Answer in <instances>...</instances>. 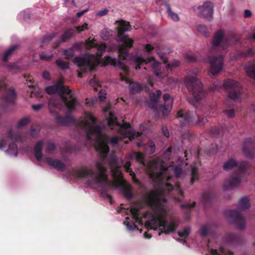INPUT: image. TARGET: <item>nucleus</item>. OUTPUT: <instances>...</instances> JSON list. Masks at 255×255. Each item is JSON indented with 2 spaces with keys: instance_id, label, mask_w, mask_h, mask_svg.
Here are the masks:
<instances>
[{
  "instance_id": "obj_25",
  "label": "nucleus",
  "mask_w": 255,
  "mask_h": 255,
  "mask_svg": "<svg viewBox=\"0 0 255 255\" xmlns=\"http://www.w3.org/2000/svg\"><path fill=\"white\" fill-rule=\"evenodd\" d=\"M131 162L129 161H128L126 162L124 165V167L125 168L126 171L129 173V175L132 178V181L136 184L137 185L141 186L142 185L141 182L139 180L136 178L135 174L132 171L130 168Z\"/></svg>"
},
{
  "instance_id": "obj_42",
  "label": "nucleus",
  "mask_w": 255,
  "mask_h": 255,
  "mask_svg": "<svg viewBox=\"0 0 255 255\" xmlns=\"http://www.w3.org/2000/svg\"><path fill=\"white\" fill-rule=\"evenodd\" d=\"M198 178V169L196 167H193L191 169V183L193 184Z\"/></svg>"
},
{
  "instance_id": "obj_22",
  "label": "nucleus",
  "mask_w": 255,
  "mask_h": 255,
  "mask_svg": "<svg viewBox=\"0 0 255 255\" xmlns=\"http://www.w3.org/2000/svg\"><path fill=\"white\" fill-rule=\"evenodd\" d=\"M16 94L12 88H9L6 94L3 97V101L8 105L14 104Z\"/></svg>"
},
{
  "instance_id": "obj_63",
  "label": "nucleus",
  "mask_w": 255,
  "mask_h": 255,
  "mask_svg": "<svg viewBox=\"0 0 255 255\" xmlns=\"http://www.w3.org/2000/svg\"><path fill=\"white\" fill-rule=\"evenodd\" d=\"M109 10L107 8H105L102 10H99L96 13V15L103 16L108 14Z\"/></svg>"
},
{
  "instance_id": "obj_23",
  "label": "nucleus",
  "mask_w": 255,
  "mask_h": 255,
  "mask_svg": "<svg viewBox=\"0 0 255 255\" xmlns=\"http://www.w3.org/2000/svg\"><path fill=\"white\" fill-rule=\"evenodd\" d=\"M194 116L195 114L193 113L185 112L183 110H179L177 114V118L182 119L186 122H192Z\"/></svg>"
},
{
  "instance_id": "obj_54",
  "label": "nucleus",
  "mask_w": 255,
  "mask_h": 255,
  "mask_svg": "<svg viewBox=\"0 0 255 255\" xmlns=\"http://www.w3.org/2000/svg\"><path fill=\"white\" fill-rule=\"evenodd\" d=\"M180 64V61L177 60H174L173 61L167 65V68L170 69L178 67Z\"/></svg>"
},
{
  "instance_id": "obj_44",
  "label": "nucleus",
  "mask_w": 255,
  "mask_h": 255,
  "mask_svg": "<svg viewBox=\"0 0 255 255\" xmlns=\"http://www.w3.org/2000/svg\"><path fill=\"white\" fill-rule=\"evenodd\" d=\"M112 36V31L108 28L104 29L101 32V36L105 40H108Z\"/></svg>"
},
{
  "instance_id": "obj_15",
  "label": "nucleus",
  "mask_w": 255,
  "mask_h": 255,
  "mask_svg": "<svg viewBox=\"0 0 255 255\" xmlns=\"http://www.w3.org/2000/svg\"><path fill=\"white\" fill-rule=\"evenodd\" d=\"M81 123L85 128H101L100 126L97 125V119L91 113H86Z\"/></svg>"
},
{
  "instance_id": "obj_51",
  "label": "nucleus",
  "mask_w": 255,
  "mask_h": 255,
  "mask_svg": "<svg viewBox=\"0 0 255 255\" xmlns=\"http://www.w3.org/2000/svg\"><path fill=\"white\" fill-rule=\"evenodd\" d=\"M155 149L154 143L152 141H150L148 143V146L146 149V153L148 154H152L154 153Z\"/></svg>"
},
{
  "instance_id": "obj_52",
  "label": "nucleus",
  "mask_w": 255,
  "mask_h": 255,
  "mask_svg": "<svg viewBox=\"0 0 255 255\" xmlns=\"http://www.w3.org/2000/svg\"><path fill=\"white\" fill-rule=\"evenodd\" d=\"M197 30L199 32L203 34L205 37H207L208 36L207 28V27L205 25L200 24V25L197 26Z\"/></svg>"
},
{
  "instance_id": "obj_38",
  "label": "nucleus",
  "mask_w": 255,
  "mask_h": 255,
  "mask_svg": "<svg viewBox=\"0 0 255 255\" xmlns=\"http://www.w3.org/2000/svg\"><path fill=\"white\" fill-rule=\"evenodd\" d=\"M158 220L155 218H153L150 220H148L145 222V226L150 228L154 230H157L158 227Z\"/></svg>"
},
{
  "instance_id": "obj_36",
  "label": "nucleus",
  "mask_w": 255,
  "mask_h": 255,
  "mask_svg": "<svg viewBox=\"0 0 255 255\" xmlns=\"http://www.w3.org/2000/svg\"><path fill=\"white\" fill-rule=\"evenodd\" d=\"M176 224L173 221H172L169 224H167L166 229H165L164 230H162L161 232H160L159 235H160L161 233L168 234L170 232H174L176 230Z\"/></svg>"
},
{
  "instance_id": "obj_13",
  "label": "nucleus",
  "mask_w": 255,
  "mask_h": 255,
  "mask_svg": "<svg viewBox=\"0 0 255 255\" xmlns=\"http://www.w3.org/2000/svg\"><path fill=\"white\" fill-rule=\"evenodd\" d=\"M208 62L210 65V73L211 74L214 75L221 72L223 65V57L222 56L209 57Z\"/></svg>"
},
{
  "instance_id": "obj_10",
  "label": "nucleus",
  "mask_w": 255,
  "mask_h": 255,
  "mask_svg": "<svg viewBox=\"0 0 255 255\" xmlns=\"http://www.w3.org/2000/svg\"><path fill=\"white\" fill-rule=\"evenodd\" d=\"M224 87L228 93L229 98L236 100L239 99L241 94V86L239 83L232 79L225 81Z\"/></svg>"
},
{
  "instance_id": "obj_3",
  "label": "nucleus",
  "mask_w": 255,
  "mask_h": 255,
  "mask_svg": "<svg viewBox=\"0 0 255 255\" xmlns=\"http://www.w3.org/2000/svg\"><path fill=\"white\" fill-rule=\"evenodd\" d=\"M96 167L100 174L96 175L92 168L87 166H82L79 169L73 171L72 175L78 179L86 178L88 177L93 178L97 183H102L108 180L106 174L107 168L104 166L103 162L98 161L96 163Z\"/></svg>"
},
{
  "instance_id": "obj_30",
  "label": "nucleus",
  "mask_w": 255,
  "mask_h": 255,
  "mask_svg": "<svg viewBox=\"0 0 255 255\" xmlns=\"http://www.w3.org/2000/svg\"><path fill=\"white\" fill-rule=\"evenodd\" d=\"M245 70L249 77L255 79V61L248 62L246 65Z\"/></svg>"
},
{
  "instance_id": "obj_21",
  "label": "nucleus",
  "mask_w": 255,
  "mask_h": 255,
  "mask_svg": "<svg viewBox=\"0 0 255 255\" xmlns=\"http://www.w3.org/2000/svg\"><path fill=\"white\" fill-rule=\"evenodd\" d=\"M47 162L58 170L63 171L66 169V165L62 161L51 158L47 159Z\"/></svg>"
},
{
  "instance_id": "obj_34",
  "label": "nucleus",
  "mask_w": 255,
  "mask_h": 255,
  "mask_svg": "<svg viewBox=\"0 0 255 255\" xmlns=\"http://www.w3.org/2000/svg\"><path fill=\"white\" fill-rule=\"evenodd\" d=\"M224 33L223 31L220 30L215 33L213 38V45L214 47L218 46L223 41Z\"/></svg>"
},
{
  "instance_id": "obj_64",
  "label": "nucleus",
  "mask_w": 255,
  "mask_h": 255,
  "mask_svg": "<svg viewBox=\"0 0 255 255\" xmlns=\"http://www.w3.org/2000/svg\"><path fill=\"white\" fill-rule=\"evenodd\" d=\"M174 172L175 176L176 177H179L182 173V169L178 166H176L174 168Z\"/></svg>"
},
{
  "instance_id": "obj_41",
  "label": "nucleus",
  "mask_w": 255,
  "mask_h": 255,
  "mask_svg": "<svg viewBox=\"0 0 255 255\" xmlns=\"http://www.w3.org/2000/svg\"><path fill=\"white\" fill-rule=\"evenodd\" d=\"M124 224L129 231H133L134 229H136L137 230H139L140 233H141L142 231V229H138V227L133 222H128V221H124Z\"/></svg>"
},
{
  "instance_id": "obj_2",
  "label": "nucleus",
  "mask_w": 255,
  "mask_h": 255,
  "mask_svg": "<svg viewBox=\"0 0 255 255\" xmlns=\"http://www.w3.org/2000/svg\"><path fill=\"white\" fill-rule=\"evenodd\" d=\"M45 90L49 95H59L69 111H74L80 105L77 99L72 93L71 90L61 84L47 87Z\"/></svg>"
},
{
  "instance_id": "obj_50",
  "label": "nucleus",
  "mask_w": 255,
  "mask_h": 255,
  "mask_svg": "<svg viewBox=\"0 0 255 255\" xmlns=\"http://www.w3.org/2000/svg\"><path fill=\"white\" fill-rule=\"evenodd\" d=\"M40 58L45 61H50L53 57V54L50 52L49 54H47L45 52H42L40 54Z\"/></svg>"
},
{
  "instance_id": "obj_59",
  "label": "nucleus",
  "mask_w": 255,
  "mask_h": 255,
  "mask_svg": "<svg viewBox=\"0 0 255 255\" xmlns=\"http://www.w3.org/2000/svg\"><path fill=\"white\" fill-rule=\"evenodd\" d=\"M40 132L39 128H30V134L32 137H36Z\"/></svg>"
},
{
  "instance_id": "obj_60",
  "label": "nucleus",
  "mask_w": 255,
  "mask_h": 255,
  "mask_svg": "<svg viewBox=\"0 0 255 255\" xmlns=\"http://www.w3.org/2000/svg\"><path fill=\"white\" fill-rule=\"evenodd\" d=\"M55 34H52L50 35L46 36L44 37H43L42 42L44 43H49L50 41H51V40L55 37Z\"/></svg>"
},
{
  "instance_id": "obj_55",
  "label": "nucleus",
  "mask_w": 255,
  "mask_h": 255,
  "mask_svg": "<svg viewBox=\"0 0 255 255\" xmlns=\"http://www.w3.org/2000/svg\"><path fill=\"white\" fill-rule=\"evenodd\" d=\"M64 54L66 56L67 58H69L74 56L75 53L73 48H70L64 50Z\"/></svg>"
},
{
  "instance_id": "obj_62",
  "label": "nucleus",
  "mask_w": 255,
  "mask_h": 255,
  "mask_svg": "<svg viewBox=\"0 0 255 255\" xmlns=\"http://www.w3.org/2000/svg\"><path fill=\"white\" fill-rule=\"evenodd\" d=\"M224 113L229 118H232L235 116V112L233 110L224 111Z\"/></svg>"
},
{
  "instance_id": "obj_18",
  "label": "nucleus",
  "mask_w": 255,
  "mask_h": 255,
  "mask_svg": "<svg viewBox=\"0 0 255 255\" xmlns=\"http://www.w3.org/2000/svg\"><path fill=\"white\" fill-rule=\"evenodd\" d=\"M161 95V92L158 90L156 91V94L154 93L149 94V101L148 106L154 112H156L157 110V103L159 98Z\"/></svg>"
},
{
  "instance_id": "obj_43",
  "label": "nucleus",
  "mask_w": 255,
  "mask_h": 255,
  "mask_svg": "<svg viewBox=\"0 0 255 255\" xmlns=\"http://www.w3.org/2000/svg\"><path fill=\"white\" fill-rule=\"evenodd\" d=\"M165 5L166 6L167 9V12L168 16L173 20H179V16L176 14L174 13L171 10V8L170 7V5L169 4L166 3L165 4Z\"/></svg>"
},
{
  "instance_id": "obj_4",
  "label": "nucleus",
  "mask_w": 255,
  "mask_h": 255,
  "mask_svg": "<svg viewBox=\"0 0 255 255\" xmlns=\"http://www.w3.org/2000/svg\"><path fill=\"white\" fill-rule=\"evenodd\" d=\"M115 24L117 25L118 37L125 40L119 48V57L120 60H125L128 56V51L126 48H131L133 40L129 38L128 35H124V32L129 30L130 26L128 22L123 20L117 21Z\"/></svg>"
},
{
  "instance_id": "obj_7",
  "label": "nucleus",
  "mask_w": 255,
  "mask_h": 255,
  "mask_svg": "<svg viewBox=\"0 0 255 255\" xmlns=\"http://www.w3.org/2000/svg\"><path fill=\"white\" fill-rule=\"evenodd\" d=\"M186 85L194 98L198 101L205 97V93L203 89V85L200 80L196 77L189 76L185 80Z\"/></svg>"
},
{
  "instance_id": "obj_8",
  "label": "nucleus",
  "mask_w": 255,
  "mask_h": 255,
  "mask_svg": "<svg viewBox=\"0 0 255 255\" xmlns=\"http://www.w3.org/2000/svg\"><path fill=\"white\" fill-rule=\"evenodd\" d=\"M163 191L160 189L151 190L144 195L146 204L151 208L158 207L161 202L166 203L167 199L162 196Z\"/></svg>"
},
{
  "instance_id": "obj_33",
  "label": "nucleus",
  "mask_w": 255,
  "mask_h": 255,
  "mask_svg": "<svg viewBox=\"0 0 255 255\" xmlns=\"http://www.w3.org/2000/svg\"><path fill=\"white\" fill-rule=\"evenodd\" d=\"M132 187L129 185L124 184L123 187V191L125 197L128 200L133 197Z\"/></svg>"
},
{
  "instance_id": "obj_28",
  "label": "nucleus",
  "mask_w": 255,
  "mask_h": 255,
  "mask_svg": "<svg viewBox=\"0 0 255 255\" xmlns=\"http://www.w3.org/2000/svg\"><path fill=\"white\" fill-rule=\"evenodd\" d=\"M213 195L210 192H205L202 195L201 201L205 208L210 206L212 202Z\"/></svg>"
},
{
  "instance_id": "obj_32",
  "label": "nucleus",
  "mask_w": 255,
  "mask_h": 255,
  "mask_svg": "<svg viewBox=\"0 0 255 255\" xmlns=\"http://www.w3.org/2000/svg\"><path fill=\"white\" fill-rule=\"evenodd\" d=\"M19 48L18 44H15L10 47L3 54L2 57V60L4 62H6L8 57L11 56L15 51H16Z\"/></svg>"
},
{
  "instance_id": "obj_53",
  "label": "nucleus",
  "mask_w": 255,
  "mask_h": 255,
  "mask_svg": "<svg viewBox=\"0 0 255 255\" xmlns=\"http://www.w3.org/2000/svg\"><path fill=\"white\" fill-rule=\"evenodd\" d=\"M57 148L56 144L53 142H50L48 144L46 149V151L47 153H51L55 151Z\"/></svg>"
},
{
  "instance_id": "obj_11",
  "label": "nucleus",
  "mask_w": 255,
  "mask_h": 255,
  "mask_svg": "<svg viewBox=\"0 0 255 255\" xmlns=\"http://www.w3.org/2000/svg\"><path fill=\"white\" fill-rule=\"evenodd\" d=\"M6 137L12 141L9 144L7 151H11L12 154L15 156H16L17 155V146L15 142H22L24 140L23 136L19 132L12 131L11 128H10L6 132Z\"/></svg>"
},
{
  "instance_id": "obj_26",
  "label": "nucleus",
  "mask_w": 255,
  "mask_h": 255,
  "mask_svg": "<svg viewBox=\"0 0 255 255\" xmlns=\"http://www.w3.org/2000/svg\"><path fill=\"white\" fill-rule=\"evenodd\" d=\"M55 119L58 123L62 125L74 122V118L72 116L62 117L57 113L55 114Z\"/></svg>"
},
{
  "instance_id": "obj_46",
  "label": "nucleus",
  "mask_w": 255,
  "mask_h": 255,
  "mask_svg": "<svg viewBox=\"0 0 255 255\" xmlns=\"http://www.w3.org/2000/svg\"><path fill=\"white\" fill-rule=\"evenodd\" d=\"M56 65L62 69H69V63L59 59L56 61Z\"/></svg>"
},
{
  "instance_id": "obj_17",
  "label": "nucleus",
  "mask_w": 255,
  "mask_h": 255,
  "mask_svg": "<svg viewBox=\"0 0 255 255\" xmlns=\"http://www.w3.org/2000/svg\"><path fill=\"white\" fill-rule=\"evenodd\" d=\"M164 162L161 160L160 161V167L161 171L157 172H151L149 176V178L152 179L154 181L158 182L163 180L164 179V177L163 175L164 171H165L167 170L168 168L163 165Z\"/></svg>"
},
{
  "instance_id": "obj_12",
  "label": "nucleus",
  "mask_w": 255,
  "mask_h": 255,
  "mask_svg": "<svg viewBox=\"0 0 255 255\" xmlns=\"http://www.w3.org/2000/svg\"><path fill=\"white\" fill-rule=\"evenodd\" d=\"M198 16L209 21L212 20L213 17L214 6L212 2L205 1L203 5L197 8Z\"/></svg>"
},
{
  "instance_id": "obj_61",
  "label": "nucleus",
  "mask_w": 255,
  "mask_h": 255,
  "mask_svg": "<svg viewBox=\"0 0 255 255\" xmlns=\"http://www.w3.org/2000/svg\"><path fill=\"white\" fill-rule=\"evenodd\" d=\"M208 229L206 226H203L201 228L200 231V235L202 237H206L208 234Z\"/></svg>"
},
{
  "instance_id": "obj_45",
  "label": "nucleus",
  "mask_w": 255,
  "mask_h": 255,
  "mask_svg": "<svg viewBox=\"0 0 255 255\" xmlns=\"http://www.w3.org/2000/svg\"><path fill=\"white\" fill-rule=\"evenodd\" d=\"M30 119L28 117H25L20 119L17 124V128H23L27 126L30 123Z\"/></svg>"
},
{
  "instance_id": "obj_20",
  "label": "nucleus",
  "mask_w": 255,
  "mask_h": 255,
  "mask_svg": "<svg viewBox=\"0 0 255 255\" xmlns=\"http://www.w3.org/2000/svg\"><path fill=\"white\" fill-rule=\"evenodd\" d=\"M121 80L122 81H125L127 84H129V90L130 92L133 94L140 92L141 90V85L137 82H131L130 80L127 77L124 76L121 74Z\"/></svg>"
},
{
  "instance_id": "obj_24",
  "label": "nucleus",
  "mask_w": 255,
  "mask_h": 255,
  "mask_svg": "<svg viewBox=\"0 0 255 255\" xmlns=\"http://www.w3.org/2000/svg\"><path fill=\"white\" fill-rule=\"evenodd\" d=\"M43 146V141L42 140L37 141L34 146V156L38 161L41 160L43 156L42 152Z\"/></svg>"
},
{
  "instance_id": "obj_14",
  "label": "nucleus",
  "mask_w": 255,
  "mask_h": 255,
  "mask_svg": "<svg viewBox=\"0 0 255 255\" xmlns=\"http://www.w3.org/2000/svg\"><path fill=\"white\" fill-rule=\"evenodd\" d=\"M243 152L246 156L252 158L255 156V138H246L243 145Z\"/></svg>"
},
{
  "instance_id": "obj_49",
  "label": "nucleus",
  "mask_w": 255,
  "mask_h": 255,
  "mask_svg": "<svg viewBox=\"0 0 255 255\" xmlns=\"http://www.w3.org/2000/svg\"><path fill=\"white\" fill-rule=\"evenodd\" d=\"M196 205V202H193L192 204H182L181 206V207L182 209H187L186 214L188 215L190 213V211L191 209L194 208Z\"/></svg>"
},
{
  "instance_id": "obj_5",
  "label": "nucleus",
  "mask_w": 255,
  "mask_h": 255,
  "mask_svg": "<svg viewBox=\"0 0 255 255\" xmlns=\"http://www.w3.org/2000/svg\"><path fill=\"white\" fill-rule=\"evenodd\" d=\"M239 208L225 211L224 215L230 218L239 230L244 229L246 226L245 218L242 216L241 211L248 209L250 207L249 199L247 197L242 198L239 201Z\"/></svg>"
},
{
  "instance_id": "obj_29",
  "label": "nucleus",
  "mask_w": 255,
  "mask_h": 255,
  "mask_svg": "<svg viewBox=\"0 0 255 255\" xmlns=\"http://www.w3.org/2000/svg\"><path fill=\"white\" fill-rule=\"evenodd\" d=\"M164 190H167L168 191H171L174 190L182 198L184 197V193L181 190L180 186L179 183H176L175 186L174 187L172 184L167 183L165 184Z\"/></svg>"
},
{
  "instance_id": "obj_16",
  "label": "nucleus",
  "mask_w": 255,
  "mask_h": 255,
  "mask_svg": "<svg viewBox=\"0 0 255 255\" xmlns=\"http://www.w3.org/2000/svg\"><path fill=\"white\" fill-rule=\"evenodd\" d=\"M165 105H161L159 107L160 110L163 116H166L170 112L173 105V99L168 94H165L163 96Z\"/></svg>"
},
{
  "instance_id": "obj_1",
  "label": "nucleus",
  "mask_w": 255,
  "mask_h": 255,
  "mask_svg": "<svg viewBox=\"0 0 255 255\" xmlns=\"http://www.w3.org/2000/svg\"><path fill=\"white\" fill-rule=\"evenodd\" d=\"M83 129H85L84 132L87 139L93 144L95 149L100 153L104 160L110 150L108 143L114 146L118 144L120 140L128 143L134 139L136 135L135 131L129 130L130 128H118V132L121 135L112 137L103 133V128Z\"/></svg>"
},
{
  "instance_id": "obj_31",
  "label": "nucleus",
  "mask_w": 255,
  "mask_h": 255,
  "mask_svg": "<svg viewBox=\"0 0 255 255\" xmlns=\"http://www.w3.org/2000/svg\"><path fill=\"white\" fill-rule=\"evenodd\" d=\"M240 163H239L234 158H231L224 163L223 168L224 170H228L232 169L236 167L238 168Z\"/></svg>"
},
{
  "instance_id": "obj_58",
  "label": "nucleus",
  "mask_w": 255,
  "mask_h": 255,
  "mask_svg": "<svg viewBox=\"0 0 255 255\" xmlns=\"http://www.w3.org/2000/svg\"><path fill=\"white\" fill-rule=\"evenodd\" d=\"M130 212L132 215L133 219L139 216V210L136 208H131L130 210Z\"/></svg>"
},
{
  "instance_id": "obj_6",
  "label": "nucleus",
  "mask_w": 255,
  "mask_h": 255,
  "mask_svg": "<svg viewBox=\"0 0 255 255\" xmlns=\"http://www.w3.org/2000/svg\"><path fill=\"white\" fill-rule=\"evenodd\" d=\"M250 167V164L248 161L241 162L238 168L235 171L234 174L224 184V188L226 189H231L238 187L243 176L245 175Z\"/></svg>"
},
{
  "instance_id": "obj_9",
  "label": "nucleus",
  "mask_w": 255,
  "mask_h": 255,
  "mask_svg": "<svg viewBox=\"0 0 255 255\" xmlns=\"http://www.w3.org/2000/svg\"><path fill=\"white\" fill-rule=\"evenodd\" d=\"M74 62L81 71L78 74V76L80 78L83 77L84 73L88 71H92L94 69V65L91 61L89 55H85L81 57H76L74 58Z\"/></svg>"
},
{
  "instance_id": "obj_37",
  "label": "nucleus",
  "mask_w": 255,
  "mask_h": 255,
  "mask_svg": "<svg viewBox=\"0 0 255 255\" xmlns=\"http://www.w3.org/2000/svg\"><path fill=\"white\" fill-rule=\"evenodd\" d=\"M114 166V168L112 169L113 176L117 178L122 179L123 174L120 170L121 166L115 164Z\"/></svg>"
},
{
  "instance_id": "obj_19",
  "label": "nucleus",
  "mask_w": 255,
  "mask_h": 255,
  "mask_svg": "<svg viewBox=\"0 0 255 255\" xmlns=\"http://www.w3.org/2000/svg\"><path fill=\"white\" fill-rule=\"evenodd\" d=\"M123 123L120 124L117 121V118L115 116L114 114L110 112L109 114V117L108 119V125L110 127L118 126L119 128H131V126L129 123H125L124 121H122Z\"/></svg>"
},
{
  "instance_id": "obj_57",
  "label": "nucleus",
  "mask_w": 255,
  "mask_h": 255,
  "mask_svg": "<svg viewBox=\"0 0 255 255\" xmlns=\"http://www.w3.org/2000/svg\"><path fill=\"white\" fill-rule=\"evenodd\" d=\"M208 122V120L206 118H203L202 119L199 118L198 117V121L196 122V124L195 126H205V123Z\"/></svg>"
},
{
  "instance_id": "obj_56",
  "label": "nucleus",
  "mask_w": 255,
  "mask_h": 255,
  "mask_svg": "<svg viewBox=\"0 0 255 255\" xmlns=\"http://www.w3.org/2000/svg\"><path fill=\"white\" fill-rule=\"evenodd\" d=\"M158 227H161L160 230L161 232L162 230H164L166 229L167 222L166 220L160 219L158 221Z\"/></svg>"
},
{
  "instance_id": "obj_47",
  "label": "nucleus",
  "mask_w": 255,
  "mask_h": 255,
  "mask_svg": "<svg viewBox=\"0 0 255 255\" xmlns=\"http://www.w3.org/2000/svg\"><path fill=\"white\" fill-rule=\"evenodd\" d=\"M190 233H191L190 227H186L184 229L183 231H182V232L178 231V235L180 237L187 238V237H188L189 236V235H190Z\"/></svg>"
},
{
  "instance_id": "obj_35",
  "label": "nucleus",
  "mask_w": 255,
  "mask_h": 255,
  "mask_svg": "<svg viewBox=\"0 0 255 255\" xmlns=\"http://www.w3.org/2000/svg\"><path fill=\"white\" fill-rule=\"evenodd\" d=\"M225 238L227 242L232 244H237L240 241L239 237L232 233H227L225 235Z\"/></svg>"
},
{
  "instance_id": "obj_27",
  "label": "nucleus",
  "mask_w": 255,
  "mask_h": 255,
  "mask_svg": "<svg viewBox=\"0 0 255 255\" xmlns=\"http://www.w3.org/2000/svg\"><path fill=\"white\" fill-rule=\"evenodd\" d=\"M96 47L98 48V52L97 54L98 55H101L105 51L106 49V46L105 44H101L99 45L95 42V40L88 41L86 43V47L88 49H90L92 47Z\"/></svg>"
},
{
  "instance_id": "obj_40",
  "label": "nucleus",
  "mask_w": 255,
  "mask_h": 255,
  "mask_svg": "<svg viewBox=\"0 0 255 255\" xmlns=\"http://www.w3.org/2000/svg\"><path fill=\"white\" fill-rule=\"evenodd\" d=\"M134 61L136 63V66L135 67V69L136 70L140 69V66L143 63H147L150 62V60L149 59H144L143 58L140 56H136L134 58Z\"/></svg>"
},
{
  "instance_id": "obj_39",
  "label": "nucleus",
  "mask_w": 255,
  "mask_h": 255,
  "mask_svg": "<svg viewBox=\"0 0 255 255\" xmlns=\"http://www.w3.org/2000/svg\"><path fill=\"white\" fill-rule=\"evenodd\" d=\"M74 33L73 29H69L64 32L63 34L61 36V41L65 42L67 40L71 38Z\"/></svg>"
},
{
  "instance_id": "obj_48",
  "label": "nucleus",
  "mask_w": 255,
  "mask_h": 255,
  "mask_svg": "<svg viewBox=\"0 0 255 255\" xmlns=\"http://www.w3.org/2000/svg\"><path fill=\"white\" fill-rule=\"evenodd\" d=\"M152 68L153 69L154 73L157 77L160 76V73L158 72L160 63L157 61H153L151 64Z\"/></svg>"
}]
</instances>
